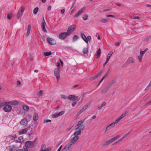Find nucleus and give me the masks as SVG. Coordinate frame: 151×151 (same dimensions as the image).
Here are the masks:
<instances>
[{"label": "nucleus", "instance_id": "864d4df0", "mask_svg": "<svg viewBox=\"0 0 151 151\" xmlns=\"http://www.w3.org/2000/svg\"><path fill=\"white\" fill-rule=\"evenodd\" d=\"M87 40H88V42H90L91 41V37L89 35V36H88V37L87 38Z\"/></svg>", "mask_w": 151, "mask_h": 151}, {"label": "nucleus", "instance_id": "7ed1b4c3", "mask_svg": "<svg viewBox=\"0 0 151 151\" xmlns=\"http://www.w3.org/2000/svg\"><path fill=\"white\" fill-rule=\"evenodd\" d=\"M12 106L10 105H6L3 108L4 111L7 112H10L12 110Z\"/></svg>", "mask_w": 151, "mask_h": 151}, {"label": "nucleus", "instance_id": "c85d7f7f", "mask_svg": "<svg viewBox=\"0 0 151 151\" xmlns=\"http://www.w3.org/2000/svg\"><path fill=\"white\" fill-rule=\"evenodd\" d=\"M79 37L77 35H74L73 38L72 40L73 42H74L77 40L79 39Z\"/></svg>", "mask_w": 151, "mask_h": 151}, {"label": "nucleus", "instance_id": "09e8293b", "mask_svg": "<svg viewBox=\"0 0 151 151\" xmlns=\"http://www.w3.org/2000/svg\"><path fill=\"white\" fill-rule=\"evenodd\" d=\"M65 113V111H61L58 113V115L59 116H61L64 114Z\"/></svg>", "mask_w": 151, "mask_h": 151}, {"label": "nucleus", "instance_id": "de8ad7c7", "mask_svg": "<svg viewBox=\"0 0 151 151\" xmlns=\"http://www.w3.org/2000/svg\"><path fill=\"white\" fill-rule=\"evenodd\" d=\"M116 124V123L115 122H114L109 124V125L111 127V128H112L115 126Z\"/></svg>", "mask_w": 151, "mask_h": 151}, {"label": "nucleus", "instance_id": "9b49d317", "mask_svg": "<svg viewBox=\"0 0 151 151\" xmlns=\"http://www.w3.org/2000/svg\"><path fill=\"white\" fill-rule=\"evenodd\" d=\"M46 24V23L45 21L44 20V18H43L42 22V23L41 25V27L43 31L45 33H47V31L45 27V24Z\"/></svg>", "mask_w": 151, "mask_h": 151}, {"label": "nucleus", "instance_id": "4468645a", "mask_svg": "<svg viewBox=\"0 0 151 151\" xmlns=\"http://www.w3.org/2000/svg\"><path fill=\"white\" fill-rule=\"evenodd\" d=\"M126 115V113H124L120 117H119L118 118H117L115 121V122L116 123H117L118 122H119L122 118H123Z\"/></svg>", "mask_w": 151, "mask_h": 151}, {"label": "nucleus", "instance_id": "f03ea898", "mask_svg": "<svg viewBox=\"0 0 151 151\" xmlns=\"http://www.w3.org/2000/svg\"><path fill=\"white\" fill-rule=\"evenodd\" d=\"M24 9V8L23 6H21L19 9L17 14V16L18 17H20L22 15Z\"/></svg>", "mask_w": 151, "mask_h": 151}, {"label": "nucleus", "instance_id": "5fc2aeb1", "mask_svg": "<svg viewBox=\"0 0 151 151\" xmlns=\"http://www.w3.org/2000/svg\"><path fill=\"white\" fill-rule=\"evenodd\" d=\"M61 97L63 99H67V98L66 96L65 95L63 94H61L60 95Z\"/></svg>", "mask_w": 151, "mask_h": 151}, {"label": "nucleus", "instance_id": "c756f323", "mask_svg": "<svg viewBox=\"0 0 151 151\" xmlns=\"http://www.w3.org/2000/svg\"><path fill=\"white\" fill-rule=\"evenodd\" d=\"M101 54V50L100 49H99L97 52V58H98L100 57Z\"/></svg>", "mask_w": 151, "mask_h": 151}, {"label": "nucleus", "instance_id": "dca6fc26", "mask_svg": "<svg viewBox=\"0 0 151 151\" xmlns=\"http://www.w3.org/2000/svg\"><path fill=\"white\" fill-rule=\"evenodd\" d=\"M132 133L131 131H130L129 132H128V133L124 134L123 136L119 140V142H120L122 141L124 138H125L128 135L130 134H131V133Z\"/></svg>", "mask_w": 151, "mask_h": 151}, {"label": "nucleus", "instance_id": "6e6552de", "mask_svg": "<svg viewBox=\"0 0 151 151\" xmlns=\"http://www.w3.org/2000/svg\"><path fill=\"white\" fill-rule=\"evenodd\" d=\"M28 121L27 119L24 118L20 122V124L23 127H25L27 126Z\"/></svg>", "mask_w": 151, "mask_h": 151}, {"label": "nucleus", "instance_id": "680f3d73", "mask_svg": "<svg viewBox=\"0 0 151 151\" xmlns=\"http://www.w3.org/2000/svg\"><path fill=\"white\" fill-rule=\"evenodd\" d=\"M75 9L74 8H73L72 10H71V11L70 12V15H71L74 12V11H75Z\"/></svg>", "mask_w": 151, "mask_h": 151}, {"label": "nucleus", "instance_id": "4d7b16f0", "mask_svg": "<svg viewBox=\"0 0 151 151\" xmlns=\"http://www.w3.org/2000/svg\"><path fill=\"white\" fill-rule=\"evenodd\" d=\"M31 29V26L29 24L28 25V26L27 30L29 31H30Z\"/></svg>", "mask_w": 151, "mask_h": 151}, {"label": "nucleus", "instance_id": "20e7f679", "mask_svg": "<svg viewBox=\"0 0 151 151\" xmlns=\"http://www.w3.org/2000/svg\"><path fill=\"white\" fill-rule=\"evenodd\" d=\"M67 98L73 101L77 100V101H78L80 100L79 99H78V96L74 95L68 96Z\"/></svg>", "mask_w": 151, "mask_h": 151}, {"label": "nucleus", "instance_id": "e2e57ef3", "mask_svg": "<svg viewBox=\"0 0 151 151\" xmlns=\"http://www.w3.org/2000/svg\"><path fill=\"white\" fill-rule=\"evenodd\" d=\"M106 17H114V15H109V14H108V15H106Z\"/></svg>", "mask_w": 151, "mask_h": 151}, {"label": "nucleus", "instance_id": "1a4fd4ad", "mask_svg": "<svg viewBox=\"0 0 151 151\" xmlns=\"http://www.w3.org/2000/svg\"><path fill=\"white\" fill-rule=\"evenodd\" d=\"M85 7H83L81 8L80 10H79L77 14L74 16V18L77 17L83 13V11L85 10Z\"/></svg>", "mask_w": 151, "mask_h": 151}, {"label": "nucleus", "instance_id": "72a5a7b5", "mask_svg": "<svg viewBox=\"0 0 151 151\" xmlns=\"http://www.w3.org/2000/svg\"><path fill=\"white\" fill-rule=\"evenodd\" d=\"M109 87H106L104 89L101 91V92L102 93H105L106 92Z\"/></svg>", "mask_w": 151, "mask_h": 151}, {"label": "nucleus", "instance_id": "6e6d98bb", "mask_svg": "<svg viewBox=\"0 0 151 151\" xmlns=\"http://www.w3.org/2000/svg\"><path fill=\"white\" fill-rule=\"evenodd\" d=\"M83 111L82 109H81V110H80L79 111L78 113L77 114V115L78 116L79 115H80L82 112H83Z\"/></svg>", "mask_w": 151, "mask_h": 151}, {"label": "nucleus", "instance_id": "7c9ffc66", "mask_svg": "<svg viewBox=\"0 0 151 151\" xmlns=\"http://www.w3.org/2000/svg\"><path fill=\"white\" fill-rule=\"evenodd\" d=\"M88 52V48H85L83 50V53L84 54H87Z\"/></svg>", "mask_w": 151, "mask_h": 151}, {"label": "nucleus", "instance_id": "c9c22d12", "mask_svg": "<svg viewBox=\"0 0 151 151\" xmlns=\"http://www.w3.org/2000/svg\"><path fill=\"white\" fill-rule=\"evenodd\" d=\"M147 49L146 48L143 51H141L140 52V55H143L145 54V53L147 52Z\"/></svg>", "mask_w": 151, "mask_h": 151}, {"label": "nucleus", "instance_id": "cd10ccee", "mask_svg": "<svg viewBox=\"0 0 151 151\" xmlns=\"http://www.w3.org/2000/svg\"><path fill=\"white\" fill-rule=\"evenodd\" d=\"M12 17V14L10 12H8L7 15V18L9 19H10Z\"/></svg>", "mask_w": 151, "mask_h": 151}, {"label": "nucleus", "instance_id": "0eeeda50", "mask_svg": "<svg viewBox=\"0 0 151 151\" xmlns=\"http://www.w3.org/2000/svg\"><path fill=\"white\" fill-rule=\"evenodd\" d=\"M68 33L67 32H63L60 33L59 35V38L61 40L65 39L68 35Z\"/></svg>", "mask_w": 151, "mask_h": 151}, {"label": "nucleus", "instance_id": "5701e85b", "mask_svg": "<svg viewBox=\"0 0 151 151\" xmlns=\"http://www.w3.org/2000/svg\"><path fill=\"white\" fill-rule=\"evenodd\" d=\"M81 131L80 130H78L76 131L74 134V135L76 136H78V135L81 134Z\"/></svg>", "mask_w": 151, "mask_h": 151}, {"label": "nucleus", "instance_id": "f257e3e1", "mask_svg": "<svg viewBox=\"0 0 151 151\" xmlns=\"http://www.w3.org/2000/svg\"><path fill=\"white\" fill-rule=\"evenodd\" d=\"M76 28V26L75 24H73L70 26L68 29V33L69 34L72 33L75 30Z\"/></svg>", "mask_w": 151, "mask_h": 151}, {"label": "nucleus", "instance_id": "bb28decb", "mask_svg": "<svg viewBox=\"0 0 151 151\" xmlns=\"http://www.w3.org/2000/svg\"><path fill=\"white\" fill-rule=\"evenodd\" d=\"M16 135H10L9 137V139L11 140H14L16 138Z\"/></svg>", "mask_w": 151, "mask_h": 151}, {"label": "nucleus", "instance_id": "2f4dec72", "mask_svg": "<svg viewBox=\"0 0 151 151\" xmlns=\"http://www.w3.org/2000/svg\"><path fill=\"white\" fill-rule=\"evenodd\" d=\"M30 131L28 132L27 134L29 135V137H30L32 134H34V132L33 131H32V130L29 129Z\"/></svg>", "mask_w": 151, "mask_h": 151}, {"label": "nucleus", "instance_id": "58836bf2", "mask_svg": "<svg viewBox=\"0 0 151 151\" xmlns=\"http://www.w3.org/2000/svg\"><path fill=\"white\" fill-rule=\"evenodd\" d=\"M143 55H139L138 56V60H139V61L140 62H142V58H143Z\"/></svg>", "mask_w": 151, "mask_h": 151}, {"label": "nucleus", "instance_id": "2eb2a0df", "mask_svg": "<svg viewBox=\"0 0 151 151\" xmlns=\"http://www.w3.org/2000/svg\"><path fill=\"white\" fill-rule=\"evenodd\" d=\"M72 145L71 143H68L64 147L67 151L70 149Z\"/></svg>", "mask_w": 151, "mask_h": 151}, {"label": "nucleus", "instance_id": "aec40b11", "mask_svg": "<svg viewBox=\"0 0 151 151\" xmlns=\"http://www.w3.org/2000/svg\"><path fill=\"white\" fill-rule=\"evenodd\" d=\"M19 104V103L17 101H14L13 102H6L5 103L6 104H11V105H17Z\"/></svg>", "mask_w": 151, "mask_h": 151}, {"label": "nucleus", "instance_id": "bf43d9fd", "mask_svg": "<svg viewBox=\"0 0 151 151\" xmlns=\"http://www.w3.org/2000/svg\"><path fill=\"white\" fill-rule=\"evenodd\" d=\"M65 12V9H62L61 10L60 13L61 14H63Z\"/></svg>", "mask_w": 151, "mask_h": 151}, {"label": "nucleus", "instance_id": "b1692460", "mask_svg": "<svg viewBox=\"0 0 151 151\" xmlns=\"http://www.w3.org/2000/svg\"><path fill=\"white\" fill-rule=\"evenodd\" d=\"M113 53L112 51H110L109 52L108 54V55H107V58L106 60H107V61H109V59L110 58V57L113 54Z\"/></svg>", "mask_w": 151, "mask_h": 151}, {"label": "nucleus", "instance_id": "4c0bfd02", "mask_svg": "<svg viewBox=\"0 0 151 151\" xmlns=\"http://www.w3.org/2000/svg\"><path fill=\"white\" fill-rule=\"evenodd\" d=\"M23 108L26 111H28L29 109L28 106L27 105L23 106Z\"/></svg>", "mask_w": 151, "mask_h": 151}, {"label": "nucleus", "instance_id": "603ef678", "mask_svg": "<svg viewBox=\"0 0 151 151\" xmlns=\"http://www.w3.org/2000/svg\"><path fill=\"white\" fill-rule=\"evenodd\" d=\"M43 93V91L42 90H41L39 92L37 93V95L39 96H40Z\"/></svg>", "mask_w": 151, "mask_h": 151}, {"label": "nucleus", "instance_id": "69168bd1", "mask_svg": "<svg viewBox=\"0 0 151 151\" xmlns=\"http://www.w3.org/2000/svg\"><path fill=\"white\" fill-rule=\"evenodd\" d=\"M106 104V103L105 102H103L102 104H101V106L102 107H104V106Z\"/></svg>", "mask_w": 151, "mask_h": 151}, {"label": "nucleus", "instance_id": "ea45409f", "mask_svg": "<svg viewBox=\"0 0 151 151\" xmlns=\"http://www.w3.org/2000/svg\"><path fill=\"white\" fill-rule=\"evenodd\" d=\"M109 144H110V142H109V140H108L106 141L102 145L103 146H105Z\"/></svg>", "mask_w": 151, "mask_h": 151}, {"label": "nucleus", "instance_id": "a211bd4d", "mask_svg": "<svg viewBox=\"0 0 151 151\" xmlns=\"http://www.w3.org/2000/svg\"><path fill=\"white\" fill-rule=\"evenodd\" d=\"M81 36L82 38L83 39V40H84V41L86 43H88V40H87V37H86L85 35L83 34H81Z\"/></svg>", "mask_w": 151, "mask_h": 151}, {"label": "nucleus", "instance_id": "a878e982", "mask_svg": "<svg viewBox=\"0 0 151 151\" xmlns=\"http://www.w3.org/2000/svg\"><path fill=\"white\" fill-rule=\"evenodd\" d=\"M24 141L23 137L22 136L19 137L18 138V140L17 142H22Z\"/></svg>", "mask_w": 151, "mask_h": 151}, {"label": "nucleus", "instance_id": "c03bdc74", "mask_svg": "<svg viewBox=\"0 0 151 151\" xmlns=\"http://www.w3.org/2000/svg\"><path fill=\"white\" fill-rule=\"evenodd\" d=\"M45 144H42L41 146V148L40 151H43V150L45 148Z\"/></svg>", "mask_w": 151, "mask_h": 151}, {"label": "nucleus", "instance_id": "052dcab7", "mask_svg": "<svg viewBox=\"0 0 151 151\" xmlns=\"http://www.w3.org/2000/svg\"><path fill=\"white\" fill-rule=\"evenodd\" d=\"M30 32V31H27V34H26V37H27L29 35V33Z\"/></svg>", "mask_w": 151, "mask_h": 151}, {"label": "nucleus", "instance_id": "4be33fe9", "mask_svg": "<svg viewBox=\"0 0 151 151\" xmlns=\"http://www.w3.org/2000/svg\"><path fill=\"white\" fill-rule=\"evenodd\" d=\"M111 127L109 125L106 127L105 132V133H109V131L111 129Z\"/></svg>", "mask_w": 151, "mask_h": 151}, {"label": "nucleus", "instance_id": "f3484780", "mask_svg": "<svg viewBox=\"0 0 151 151\" xmlns=\"http://www.w3.org/2000/svg\"><path fill=\"white\" fill-rule=\"evenodd\" d=\"M90 104L91 103L90 102L88 103L82 107L81 109L84 111L90 105Z\"/></svg>", "mask_w": 151, "mask_h": 151}, {"label": "nucleus", "instance_id": "6ab92c4d", "mask_svg": "<svg viewBox=\"0 0 151 151\" xmlns=\"http://www.w3.org/2000/svg\"><path fill=\"white\" fill-rule=\"evenodd\" d=\"M78 127L75 129V130H77L79 129V130H83L84 129V126L83 125H80L78 126Z\"/></svg>", "mask_w": 151, "mask_h": 151}, {"label": "nucleus", "instance_id": "39448f33", "mask_svg": "<svg viewBox=\"0 0 151 151\" xmlns=\"http://www.w3.org/2000/svg\"><path fill=\"white\" fill-rule=\"evenodd\" d=\"M54 74L57 79L58 80L60 77V69L59 68L55 69L54 70Z\"/></svg>", "mask_w": 151, "mask_h": 151}, {"label": "nucleus", "instance_id": "f8f14e48", "mask_svg": "<svg viewBox=\"0 0 151 151\" xmlns=\"http://www.w3.org/2000/svg\"><path fill=\"white\" fill-rule=\"evenodd\" d=\"M79 139V137L78 136H75L71 140L70 143L72 145L73 144L76 143Z\"/></svg>", "mask_w": 151, "mask_h": 151}, {"label": "nucleus", "instance_id": "a18cd8bd", "mask_svg": "<svg viewBox=\"0 0 151 151\" xmlns=\"http://www.w3.org/2000/svg\"><path fill=\"white\" fill-rule=\"evenodd\" d=\"M51 54V52H45L44 53V55L46 56H48L50 55Z\"/></svg>", "mask_w": 151, "mask_h": 151}, {"label": "nucleus", "instance_id": "423d86ee", "mask_svg": "<svg viewBox=\"0 0 151 151\" xmlns=\"http://www.w3.org/2000/svg\"><path fill=\"white\" fill-rule=\"evenodd\" d=\"M47 41L51 45H55L56 43V41L55 39L50 37L47 38Z\"/></svg>", "mask_w": 151, "mask_h": 151}, {"label": "nucleus", "instance_id": "f704fd0d", "mask_svg": "<svg viewBox=\"0 0 151 151\" xmlns=\"http://www.w3.org/2000/svg\"><path fill=\"white\" fill-rule=\"evenodd\" d=\"M128 61L130 62L129 63H133L134 62V60L132 58H129L128 60Z\"/></svg>", "mask_w": 151, "mask_h": 151}, {"label": "nucleus", "instance_id": "3c124183", "mask_svg": "<svg viewBox=\"0 0 151 151\" xmlns=\"http://www.w3.org/2000/svg\"><path fill=\"white\" fill-rule=\"evenodd\" d=\"M51 120L50 119H46L43 122L44 123H46L49 122H51Z\"/></svg>", "mask_w": 151, "mask_h": 151}, {"label": "nucleus", "instance_id": "9d476101", "mask_svg": "<svg viewBox=\"0 0 151 151\" xmlns=\"http://www.w3.org/2000/svg\"><path fill=\"white\" fill-rule=\"evenodd\" d=\"M25 145L26 147L29 148L34 146V144L33 142L30 141H28L25 143Z\"/></svg>", "mask_w": 151, "mask_h": 151}, {"label": "nucleus", "instance_id": "37998d69", "mask_svg": "<svg viewBox=\"0 0 151 151\" xmlns=\"http://www.w3.org/2000/svg\"><path fill=\"white\" fill-rule=\"evenodd\" d=\"M84 122V121H82V120L80 121H79L78 122L77 124V126L81 125L82 124H83Z\"/></svg>", "mask_w": 151, "mask_h": 151}, {"label": "nucleus", "instance_id": "393cba45", "mask_svg": "<svg viewBox=\"0 0 151 151\" xmlns=\"http://www.w3.org/2000/svg\"><path fill=\"white\" fill-rule=\"evenodd\" d=\"M119 137V136L117 135L116 137H113L111 139H110L111 140L112 142H113L114 141H115L116 140H117L118 139Z\"/></svg>", "mask_w": 151, "mask_h": 151}, {"label": "nucleus", "instance_id": "412c9836", "mask_svg": "<svg viewBox=\"0 0 151 151\" xmlns=\"http://www.w3.org/2000/svg\"><path fill=\"white\" fill-rule=\"evenodd\" d=\"M38 119V116L37 114L35 113L33 114V119L34 121H36Z\"/></svg>", "mask_w": 151, "mask_h": 151}, {"label": "nucleus", "instance_id": "774afa93", "mask_svg": "<svg viewBox=\"0 0 151 151\" xmlns=\"http://www.w3.org/2000/svg\"><path fill=\"white\" fill-rule=\"evenodd\" d=\"M147 104L148 105H150L151 104V100L149 101L147 103Z\"/></svg>", "mask_w": 151, "mask_h": 151}, {"label": "nucleus", "instance_id": "79ce46f5", "mask_svg": "<svg viewBox=\"0 0 151 151\" xmlns=\"http://www.w3.org/2000/svg\"><path fill=\"white\" fill-rule=\"evenodd\" d=\"M108 21V20L105 19H102L100 20V22L102 23H106Z\"/></svg>", "mask_w": 151, "mask_h": 151}, {"label": "nucleus", "instance_id": "49530a36", "mask_svg": "<svg viewBox=\"0 0 151 151\" xmlns=\"http://www.w3.org/2000/svg\"><path fill=\"white\" fill-rule=\"evenodd\" d=\"M58 115V113L52 115V117L54 118H57L59 116Z\"/></svg>", "mask_w": 151, "mask_h": 151}, {"label": "nucleus", "instance_id": "a19ab883", "mask_svg": "<svg viewBox=\"0 0 151 151\" xmlns=\"http://www.w3.org/2000/svg\"><path fill=\"white\" fill-rule=\"evenodd\" d=\"M109 144H110V142H109V140H108L106 141L102 145L103 146H105Z\"/></svg>", "mask_w": 151, "mask_h": 151}, {"label": "nucleus", "instance_id": "338daca9", "mask_svg": "<svg viewBox=\"0 0 151 151\" xmlns=\"http://www.w3.org/2000/svg\"><path fill=\"white\" fill-rule=\"evenodd\" d=\"M62 146L61 145L59 148L58 150L57 151H60L61 150V149L62 148Z\"/></svg>", "mask_w": 151, "mask_h": 151}, {"label": "nucleus", "instance_id": "e433bc0d", "mask_svg": "<svg viewBox=\"0 0 151 151\" xmlns=\"http://www.w3.org/2000/svg\"><path fill=\"white\" fill-rule=\"evenodd\" d=\"M88 17V14H86L84 15L83 17V19L84 20H86L87 19Z\"/></svg>", "mask_w": 151, "mask_h": 151}, {"label": "nucleus", "instance_id": "13d9d810", "mask_svg": "<svg viewBox=\"0 0 151 151\" xmlns=\"http://www.w3.org/2000/svg\"><path fill=\"white\" fill-rule=\"evenodd\" d=\"M34 145L35 144H37V139H35V140L33 142Z\"/></svg>", "mask_w": 151, "mask_h": 151}, {"label": "nucleus", "instance_id": "473e14b6", "mask_svg": "<svg viewBox=\"0 0 151 151\" xmlns=\"http://www.w3.org/2000/svg\"><path fill=\"white\" fill-rule=\"evenodd\" d=\"M39 10V8L37 7H36L33 10V13L35 14H37V12Z\"/></svg>", "mask_w": 151, "mask_h": 151}, {"label": "nucleus", "instance_id": "0e129e2a", "mask_svg": "<svg viewBox=\"0 0 151 151\" xmlns=\"http://www.w3.org/2000/svg\"><path fill=\"white\" fill-rule=\"evenodd\" d=\"M77 103L76 102H73L72 103V105L73 106H74L76 105Z\"/></svg>", "mask_w": 151, "mask_h": 151}, {"label": "nucleus", "instance_id": "ddd939ff", "mask_svg": "<svg viewBox=\"0 0 151 151\" xmlns=\"http://www.w3.org/2000/svg\"><path fill=\"white\" fill-rule=\"evenodd\" d=\"M30 128H26L24 129H23L22 130H20L19 131L18 133L19 134V135H21L22 134H25L26 133L27 131L30 129Z\"/></svg>", "mask_w": 151, "mask_h": 151}, {"label": "nucleus", "instance_id": "8fccbe9b", "mask_svg": "<svg viewBox=\"0 0 151 151\" xmlns=\"http://www.w3.org/2000/svg\"><path fill=\"white\" fill-rule=\"evenodd\" d=\"M98 77H97L96 76H94L93 77H92L90 78V80L91 81H93V80H95Z\"/></svg>", "mask_w": 151, "mask_h": 151}]
</instances>
